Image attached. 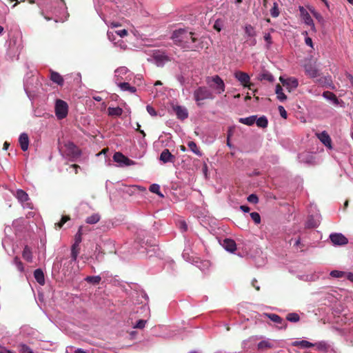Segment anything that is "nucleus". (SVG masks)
<instances>
[{"label":"nucleus","instance_id":"5701e85b","mask_svg":"<svg viewBox=\"0 0 353 353\" xmlns=\"http://www.w3.org/2000/svg\"><path fill=\"white\" fill-rule=\"evenodd\" d=\"M256 119V116L252 115V116H250L248 117L240 118L239 119V121L241 123L250 126V125H252L255 123Z\"/></svg>","mask_w":353,"mask_h":353},{"label":"nucleus","instance_id":"f8f14e48","mask_svg":"<svg viewBox=\"0 0 353 353\" xmlns=\"http://www.w3.org/2000/svg\"><path fill=\"white\" fill-rule=\"evenodd\" d=\"M160 160L164 163L168 162H174L175 160V157L170 152L168 149H165L160 154Z\"/></svg>","mask_w":353,"mask_h":353},{"label":"nucleus","instance_id":"e2e57ef3","mask_svg":"<svg viewBox=\"0 0 353 353\" xmlns=\"http://www.w3.org/2000/svg\"><path fill=\"white\" fill-rule=\"evenodd\" d=\"M248 42L250 46H255L256 43V40L255 37H250V39L248 40Z\"/></svg>","mask_w":353,"mask_h":353},{"label":"nucleus","instance_id":"ea45409f","mask_svg":"<svg viewBox=\"0 0 353 353\" xmlns=\"http://www.w3.org/2000/svg\"><path fill=\"white\" fill-rule=\"evenodd\" d=\"M272 347V345L269 341H261L258 343V348L259 350H264L266 348H270Z\"/></svg>","mask_w":353,"mask_h":353},{"label":"nucleus","instance_id":"864d4df0","mask_svg":"<svg viewBox=\"0 0 353 353\" xmlns=\"http://www.w3.org/2000/svg\"><path fill=\"white\" fill-rule=\"evenodd\" d=\"M248 201L252 203H257L259 202L258 196L254 194H251L248 196Z\"/></svg>","mask_w":353,"mask_h":353},{"label":"nucleus","instance_id":"c756f323","mask_svg":"<svg viewBox=\"0 0 353 353\" xmlns=\"http://www.w3.org/2000/svg\"><path fill=\"white\" fill-rule=\"evenodd\" d=\"M188 146L189 147L190 150L193 153H194L196 155H197L199 157H201L202 156V153L200 151V150L199 149V148L197 147L196 143H194V141H190L188 143Z\"/></svg>","mask_w":353,"mask_h":353},{"label":"nucleus","instance_id":"6e6d98bb","mask_svg":"<svg viewBox=\"0 0 353 353\" xmlns=\"http://www.w3.org/2000/svg\"><path fill=\"white\" fill-rule=\"evenodd\" d=\"M278 110H279L281 117L283 119H286L288 117V113H287L286 110H285L284 107L282 105H279L278 107Z\"/></svg>","mask_w":353,"mask_h":353},{"label":"nucleus","instance_id":"f3484780","mask_svg":"<svg viewBox=\"0 0 353 353\" xmlns=\"http://www.w3.org/2000/svg\"><path fill=\"white\" fill-rule=\"evenodd\" d=\"M323 97L327 100L331 101L334 105H339L340 101L337 99L336 96L332 92L325 91L323 93Z\"/></svg>","mask_w":353,"mask_h":353},{"label":"nucleus","instance_id":"412c9836","mask_svg":"<svg viewBox=\"0 0 353 353\" xmlns=\"http://www.w3.org/2000/svg\"><path fill=\"white\" fill-rule=\"evenodd\" d=\"M275 93L279 101L283 102L287 99V96L284 94L283 88L279 84L276 85Z\"/></svg>","mask_w":353,"mask_h":353},{"label":"nucleus","instance_id":"1a4fd4ad","mask_svg":"<svg viewBox=\"0 0 353 353\" xmlns=\"http://www.w3.org/2000/svg\"><path fill=\"white\" fill-rule=\"evenodd\" d=\"M153 59L157 66H163L170 61V57L163 52H157L154 53Z\"/></svg>","mask_w":353,"mask_h":353},{"label":"nucleus","instance_id":"0eeeda50","mask_svg":"<svg viewBox=\"0 0 353 353\" xmlns=\"http://www.w3.org/2000/svg\"><path fill=\"white\" fill-rule=\"evenodd\" d=\"M299 11L301 17L303 20L304 23L310 26L312 31L316 32L314 23L309 12L303 6L299 7Z\"/></svg>","mask_w":353,"mask_h":353},{"label":"nucleus","instance_id":"6ab92c4d","mask_svg":"<svg viewBox=\"0 0 353 353\" xmlns=\"http://www.w3.org/2000/svg\"><path fill=\"white\" fill-rule=\"evenodd\" d=\"M50 79L52 81L59 85H63L64 82L62 76L59 73L54 71L50 72Z\"/></svg>","mask_w":353,"mask_h":353},{"label":"nucleus","instance_id":"603ef678","mask_svg":"<svg viewBox=\"0 0 353 353\" xmlns=\"http://www.w3.org/2000/svg\"><path fill=\"white\" fill-rule=\"evenodd\" d=\"M311 12L313 14V16L321 23L324 22V19L323 16L319 13L318 12L315 11L314 10H311Z\"/></svg>","mask_w":353,"mask_h":353},{"label":"nucleus","instance_id":"0e129e2a","mask_svg":"<svg viewBox=\"0 0 353 353\" xmlns=\"http://www.w3.org/2000/svg\"><path fill=\"white\" fill-rule=\"evenodd\" d=\"M71 168L74 170V172L75 174L78 173V170L80 169V166L76 164L72 165L70 166Z\"/></svg>","mask_w":353,"mask_h":353},{"label":"nucleus","instance_id":"bf43d9fd","mask_svg":"<svg viewBox=\"0 0 353 353\" xmlns=\"http://www.w3.org/2000/svg\"><path fill=\"white\" fill-rule=\"evenodd\" d=\"M115 33L117 36H119L121 38L124 37L128 34V31L125 29L116 30Z\"/></svg>","mask_w":353,"mask_h":353},{"label":"nucleus","instance_id":"c85d7f7f","mask_svg":"<svg viewBox=\"0 0 353 353\" xmlns=\"http://www.w3.org/2000/svg\"><path fill=\"white\" fill-rule=\"evenodd\" d=\"M100 219V215L96 213L88 216L85 219V222L88 224H95L99 221Z\"/></svg>","mask_w":353,"mask_h":353},{"label":"nucleus","instance_id":"ddd939ff","mask_svg":"<svg viewBox=\"0 0 353 353\" xmlns=\"http://www.w3.org/2000/svg\"><path fill=\"white\" fill-rule=\"evenodd\" d=\"M128 69L125 66H121L117 68L114 71L115 81L118 83L119 81L123 79V76L128 73Z\"/></svg>","mask_w":353,"mask_h":353},{"label":"nucleus","instance_id":"e433bc0d","mask_svg":"<svg viewBox=\"0 0 353 353\" xmlns=\"http://www.w3.org/2000/svg\"><path fill=\"white\" fill-rule=\"evenodd\" d=\"M114 47L119 48L121 50H126L128 49V45L121 39H117V42H114Z\"/></svg>","mask_w":353,"mask_h":353},{"label":"nucleus","instance_id":"680f3d73","mask_svg":"<svg viewBox=\"0 0 353 353\" xmlns=\"http://www.w3.org/2000/svg\"><path fill=\"white\" fill-rule=\"evenodd\" d=\"M305 44L310 46L311 48H313V43L312 40L310 37H306L305 39Z\"/></svg>","mask_w":353,"mask_h":353},{"label":"nucleus","instance_id":"20e7f679","mask_svg":"<svg viewBox=\"0 0 353 353\" xmlns=\"http://www.w3.org/2000/svg\"><path fill=\"white\" fill-rule=\"evenodd\" d=\"M23 48L22 38L20 34L14 35L9 41V52L14 54H19Z\"/></svg>","mask_w":353,"mask_h":353},{"label":"nucleus","instance_id":"338daca9","mask_svg":"<svg viewBox=\"0 0 353 353\" xmlns=\"http://www.w3.org/2000/svg\"><path fill=\"white\" fill-rule=\"evenodd\" d=\"M0 353H15L6 347H3L1 350L0 351Z\"/></svg>","mask_w":353,"mask_h":353},{"label":"nucleus","instance_id":"8fccbe9b","mask_svg":"<svg viewBox=\"0 0 353 353\" xmlns=\"http://www.w3.org/2000/svg\"><path fill=\"white\" fill-rule=\"evenodd\" d=\"M250 217L254 221V222L256 224L260 223L261 222V216L258 212H252L250 213Z\"/></svg>","mask_w":353,"mask_h":353},{"label":"nucleus","instance_id":"774afa93","mask_svg":"<svg viewBox=\"0 0 353 353\" xmlns=\"http://www.w3.org/2000/svg\"><path fill=\"white\" fill-rule=\"evenodd\" d=\"M347 78L348 79V80L350 81L352 86L353 87V76L350 74H347Z\"/></svg>","mask_w":353,"mask_h":353},{"label":"nucleus","instance_id":"de8ad7c7","mask_svg":"<svg viewBox=\"0 0 353 353\" xmlns=\"http://www.w3.org/2000/svg\"><path fill=\"white\" fill-rule=\"evenodd\" d=\"M117 34L115 33V31H108L107 32V37L108 39L114 44V42H117Z\"/></svg>","mask_w":353,"mask_h":353},{"label":"nucleus","instance_id":"09e8293b","mask_svg":"<svg viewBox=\"0 0 353 353\" xmlns=\"http://www.w3.org/2000/svg\"><path fill=\"white\" fill-rule=\"evenodd\" d=\"M263 37H264V40L266 41V46L268 48H269L272 43V36H271L270 33H269V32L264 33Z\"/></svg>","mask_w":353,"mask_h":353},{"label":"nucleus","instance_id":"473e14b6","mask_svg":"<svg viewBox=\"0 0 353 353\" xmlns=\"http://www.w3.org/2000/svg\"><path fill=\"white\" fill-rule=\"evenodd\" d=\"M101 280V277L100 276H88L85 278V281L88 283L92 284H99Z\"/></svg>","mask_w":353,"mask_h":353},{"label":"nucleus","instance_id":"2eb2a0df","mask_svg":"<svg viewBox=\"0 0 353 353\" xmlns=\"http://www.w3.org/2000/svg\"><path fill=\"white\" fill-rule=\"evenodd\" d=\"M223 247L228 252H234L236 249V245L234 240L226 239L223 242Z\"/></svg>","mask_w":353,"mask_h":353},{"label":"nucleus","instance_id":"bb28decb","mask_svg":"<svg viewBox=\"0 0 353 353\" xmlns=\"http://www.w3.org/2000/svg\"><path fill=\"white\" fill-rule=\"evenodd\" d=\"M108 115L112 117H119L123 113L122 108L119 107L112 108L109 107L108 109Z\"/></svg>","mask_w":353,"mask_h":353},{"label":"nucleus","instance_id":"79ce46f5","mask_svg":"<svg viewBox=\"0 0 353 353\" xmlns=\"http://www.w3.org/2000/svg\"><path fill=\"white\" fill-rule=\"evenodd\" d=\"M270 14L272 17H277L279 15V10L278 8V4L276 2L273 3V7L270 10Z\"/></svg>","mask_w":353,"mask_h":353},{"label":"nucleus","instance_id":"a211bd4d","mask_svg":"<svg viewBox=\"0 0 353 353\" xmlns=\"http://www.w3.org/2000/svg\"><path fill=\"white\" fill-rule=\"evenodd\" d=\"M305 71L306 74L311 78H315L319 76L318 70L312 65H306L305 66Z\"/></svg>","mask_w":353,"mask_h":353},{"label":"nucleus","instance_id":"49530a36","mask_svg":"<svg viewBox=\"0 0 353 353\" xmlns=\"http://www.w3.org/2000/svg\"><path fill=\"white\" fill-rule=\"evenodd\" d=\"M330 274L331 276L334 278H341L345 276L346 272L339 270H332Z\"/></svg>","mask_w":353,"mask_h":353},{"label":"nucleus","instance_id":"c03bdc74","mask_svg":"<svg viewBox=\"0 0 353 353\" xmlns=\"http://www.w3.org/2000/svg\"><path fill=\"white\" fill-rule=\"evenodd\" d=\"M82 241V227H79L78 232L74 236V243L80 244Z\"/></svg>","mask_w":353,"mask_h":353},{"label":"nucleus","instance_id":"a878e982","mask_svg":"<svg viewBox=\"0 0 353 353\" xmlns=\"http://www.w3.org/2000/svg\"><path fill=\"white\" fill-rule=\"evenodd\" d=\"M22 256L28 262H32V251L28 245L25 246V248L23 250V252H22Z\"/></svg>","mask_w":353,"mask_h":353},{"label":"nucleus","instance_id":"3c124183","mask_svg":"<svg viewBox=\"0 0 353 353\" xmlns=\"http://www.w3.org/2000/svg\"><path fill=\"white\" fill-rule=\"evenodd\" d=\"M223 21L221 19H217L216 20V21L214 22V28L217 30L218 32H220L222 28H223Z\"/></svg>","mask_w":353,"mask_h":353},{"label":"nucleus","instance_id":"37998d69","mask_svg":"<svg viewBox=\"0 0 353 353\" xmlns=\"http://www.w3.org/2000/svg\"><path fill=\"white\" fill-rule=\"evenodd\" d=\"M149 190L150 192H152L153 193L157 194L158 195H159L161 196H163V194H161L160 192V186L158 184H156V183L152 184L150 186Z\"/></svg>","mask_w":353,"mask_h":353},{"label":"nucleus","instance_id":"b1692460","mask_svg":"<svg viewBox=\"0 0 353 353\" xmlns=\"http://www.w3.org/2000/svg\"><path fill=\"white\" fill-rule=\"evenodd\" d=\"M15 196L17 199L22 203L28 200V194L22 190H17Z\"/></svg>","mask_w":353,"mask_h":353},{"label":"nucleus","instance_id":"f704fd0d","mask_svg":"<svg viewBox=\"0 0 353 353\" xmlns=\"http://www.w3.org/2000/svg\"><path fill=\"white\" fill-rule=\"evenodd\" d=\"M245 32L248 37H255L256 36V31L251 25H246L245 26Z\"/></svg>","mask_w":353,"mask_h":353},{"label":"nucleus","instance_id":"9d476101","mask_svg":"<svg viewBox=\"0 0 353 353\" xmlns=\"http://www.w3.org/2000/svg\"><path fill=\"white\" fill-rule=\"evenodd\" d=\"M316 136L325 147L330 150L332 149V139L326 131L316 133Z\"/></svg>","mask_w":353,"mask_h":353},{"label":"nucleus","instance_id":"dca6fc26","mask_svg":"<svg viewBox=\"0 0 353 353\" xmlns=\"http://www.w3.org/2000/svg\"><path fill=\"white\" fill-rule=\"evenodd\" d=\"M299 85L298 80L294 77L287 79V82L284 86L288 90L289 92L296 89Z\"/></svg>","mask_w":353,"mask_h":353},{"label":"nucleus","instance_id":"423d86ee","mask_svg":"<svg viewBox=\"0 0 353 353\" xmlns=\"http://www.w3.org/2000/svg\"><path fill=\"white\" fill-rule=\"evenodd\" d=\"M234 77L241 85L251 89L252 84L250 83V77L248 73L237 70L234 73Z\"/></svg>","mask_w":353,"mask_h":353},{"label":"nucleus","instance_id":"4d7b16f0","mask_svg":"<svg viewBox=\"0 0 353 353\" xmlns=\"http://www.w3.org/2000/svg\"><path fill=\"white\" fill-rule=\"evenodd\" d=\"M146 323V321L145 320H139L137 322L136 325L134 326L135 328L142 329L145 327Z\"/></svg>","mask_w":353,"mask_h":353},{"label":"nucleus","instance_id":"4c0bfd02","mask_svg":"<svg viewBox=\"0 0 353 353\" xmlns=\"http://www.w3.org/2000/svg\"><path fill=\"white\" fill-rule=\"evenodd\" d=\"M286 319L288 321H289L290 322H293V323H296L300 320L299 315L298 314L294 313V312L289 313L287 315Z\"/></svg>","mask_w":353,"mask_h":353},{"label":"nucleus","instance_id":"5fc2aeb1","mask_svg":"<svg viewBox=\"0 0 353 353\" xmlns=\"http://www.w3.org/2000/svg\"><path fill=\"white\" fill-rule=\"evenodd\" d=\"M68 220H70V217L68 216H63L61 221L56 223V225H57L59 228H62L63 225L66 223Z\"/></svg>","mask_w":353,"mask_h":353},{"label":"nucleus","instance_id":"f03ea898","mask_svg":"<svg viewBox=\"0 0 353 353\" xmlns=\"http://www.w3.org/2000/svg\"><path fill=\"white\" fill-rule=\"evenodd\" d=\"M194 99L197 105L201 106L203 104V101L215 98L214 92L206 86H199L193 92Z\"/></svg>","mask_w":353,"mask_h":353},{"label":"nucleus","instance_id":"cd10ccee","mask_svg":"<svg viewBox=\"0 0 353 353\" xmlns=\"http://www.w3.org/2000/svg\"><path fill=\"white\" fill-rule=\"evenodd\" d=\"M79 250V245L74 243L71 247V258L73 261H77Z\"/></svg>","mask_w":353,"mask_h":353},{"label":"nucleus","instance_id":"69168bd1","mask_svg":"<svg viewBox=\"0 0 353 353\" xmlns=\"http://www.w3.org/2000/svg\"><path fill=\"white\" fill-rule=\"evenodd\" d=\"M345 276L348 280L353 282V273L347 272L346 273Z\"/></svg>","mask_w":353,"mask_h":353},{"label":"nucleus","instance_id":"2f4dec72","mask_svg":"<svg viewBox=\"0 0 353 353\" xmlns=\"http://www.w3.org/2000/svg\"><path fill=\"white\" fill-rule=\"evenodd\" d=\"M316 350L319 351H327L330 348V345L325 341H320L314 344Z\"/></svg>","mask_w":353,"mask_h":353},{"label":"nucleus","instance_id":"aec40b11","mask_svg":"<svg viewBox=\"0 0 353 353\" xmlns=\"http://www.w3.org/2000/svg\"><path fill=\"white\" fill-rule=\"evenodd\" d=\"M117 85L122 91H128L130 93H134L137 91V88L134 86H131L129 83L123 82V83H117Z\"/></svg>","mask_w":353,"mask_h":353},{"label":"nucleus","instance_id":"13d9d810","mask_svg":"<svg viewBox=\"0 0 353 353\" xmlns=\"http://www.w3.org/2000/svg\"><path fill=\"white\" fill-rule=\"evenodd\" d=\"M147 112L152 117H155L157 115V112L153 107L150 105H148L146 107Z\"/></svg>","mask_w":353,"mask_h":353},{"label":"nucleus","instance_id":"7ed1b4c3","mask_svg":"<svg viewBox=\"0 0 353 353\" xmlns=\"http://www.w3.org/2000/svg\"><path fill=\"white\" fill-rule=\"evenodd\" d=\"M205 81L214 94H221L225 91L224 81L219 75L208 77Z\"/></svg>","mask_w":353,"mask_h":353},{"label":"nucleus","instance_id":"393cba45","mask_svg":"<svg viewBox=\"0 0 353 353\" xmlns=\"http://www.w3.org/2000/svg\"><path fill=\"white\" fill-rule=\"evenodd\" d=\"M292 345L295 346V347L300 346L303 348H308V347H314V344H313L307 341L302 340V341H294L292 343Z\"/></svg>","mask_w":353,"mask_h":353},{"label":"nucleus","instance_id":"4be33fe9","mask_svg":"<svg viewBox=\"0 0 353 353\" xmlns=\"http://www.w3.org/2000/svg\"><path fill=\"white\" fill-rule=\"evenodd\" d=\"M34 276L36 281L40 284V285H44L45 283V278H44V274L43 271L41 269H37L34 272Z\"/></svg>","mask_w":353,"mask_h":353},{"label":"nucleus","instance_id":"f257e3e1","mask_svg":"<svg viewBox=\"0 0 353 353\" xmlns=\"http://www.w3.org/2000/svg\"><path fill=\"white\" fill-rule=\"evenodd\" d=\"M174 43L181 48H192L188 41H185V39L190 38L192 43L196 41V38L193 36V33L188 32L183 29L175 30L172 37Z\"/></svg>","mask_w":353,"mask_h":353},{"label":"nucleus","instance_id":"c9c22d12","mask_svg":"<svg viewBox=\"0 0 353 353\" xmlns=\"http://www.w3.org/2000/svg\"><path fill=\"white\" fill-rule=\"evenodd\" d=\"M125 157H126L124 156L122 153L118 152L114 153L113 156V159L115 162L119 163V165L122 166V163L125 160Z\"/></svg>","mask_w":353,"mask_h":353},{"label":"nucleus","instance_id":"a19ab883","mask_svg":"<svg viewBox=\"0 0 353 353\" xmlns=\"http://www.w3.org/2000/svg\"><path fill=\"white\" fill-rule=\"evenodd\" d=\"M261 79H265L269 82H273L274 81V77L271 73L265 72L261 74Z\"/></svg>","mask_w":353,"mask_h":353},{"label":"nucleus","instance_id":"4468645a","mask_svg":"<svg viewBox=\"0 0 353 353\" xmlns=\"http://www.w3.org/2000/svg\"><path fill=\"white\" fill-rule=\"evenodd\" d=\"M19 143L21 150L24 152L26 151L29 146L28 135L25 132L21 133L19 137Z\"/></svg>","mask_w":353,"mask_h":353},{"label":"nucleus","instance_id":"a18cd8bd","mask_svg":"<svg viewBox=\"0 0 353 353\" xmlns=\"http://www.w3.org/2000/svg\"><path fill=\"white\" fill-rule=\"evenodd\" d=\"M13 263L16 265V267L17 268L19 271L23 272L24 270L23 263L20 261L19 257H17V256L14 257V259L13 260Z\"/></svg>","mask_w":353,"mask_h":353},{"label":"nucleus","instance_id":"9b49d317","mask_svg":"<svg viewBox=\"0 0 353 353\" xmlns=\"http://www.w3.org/2000/svg\"><path fill=\"white\" fill-rule=\"evenodd\" d=\"M173 110L176 113L177 118L181 120H184L188 117V110L183 106L175 105L173 107Z\"/></svg>","mask_w":353,"mask_h":353},{"label":"nucleus","instance_id":"58836bf2","mask_svg":"<svg viewBox=\"0 0 353 353\" xmlns=\"http://www.w3.org/2000/svg\"><path fill=\"white\" fill-rule=\"evenodd\" d=\"M19 347L21 353H34L32 350L24 343H20Z\"/></svg>","mask_w":353,"mask_h":353},{"label":"nucleus","instance_id":"052dcab7","mask_svg":"<svg viewBox=\"0 0 353 353\" xmlns=\"http://www.w3.org/2000/svg\"><path fill=\"white\" fill-rule=\"evenodd\" d=\"M179 225H180V228L182 231L185 232L188 230V225L184 221H181L179 223Z\"/></svg>","mask_w":353,"mask_h":353},{"label":"nucleus","instance_id":"7c9ffc66","mask_svg":"<svg viewBox=\"0 0 353 353\" xmlns=\"http://www.w3.org/2000/svg\"><path fill=\"white\" fill-rule=\"evenodd\" d=\"M256 123L258 127L265 128L268 126V121L266 117L262 116L259 118H256Z\"/></svg>","mask_w":353,"mask_h":353},{"label":"nucleus","instance_id":"72a5a7b5","mask_svg":"<svg viewBox=\"0 0 353 353\" xmlns=\"http://www.w3.org/2000/svg\"><path fill=\"white\" fill-rule=\"evenodd\" d=\"M265 316H268L272 321L281 324L283 322V319L279 315L276 314H264Z\"/></svg>","mask_w":353,"mask_h":353},{"label":"nucleus","instance_id":"39448f33","mask_svg":"<svg viewBox=\"0 0 353 353\" xmlns=\"http://www.w3.org/2000/svg\"><path fill=\"white\" fill-rule=\"evenodd\" d=\"M68 112V103L61 100L57 99L55 102V114L59 119L66 117Z\"/></svg>","mask_w":353,"mask_h":353},{"label":"nucleus","instance_id":"6e6552de","mask_svg":"<svg viewBox=\"0 0 353 353\" xmlns=\"http://www.w3.org/2000/svg\"><path fill=\"white\" fill-rule=\"evenodd\" d=\"M330 239L334 245H344L348 243V239L341 233H332Z\"/></svg>","mask_w":353,"mask_h":353}]
</instances>
